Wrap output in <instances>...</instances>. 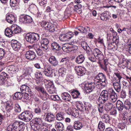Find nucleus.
Instances as JSON below:
<instances>
[{"mask_svg": "<svg viewBox=\"0 0 131 131\" xmlns=\"http://www.w3.org/2000/svg\"><path fill=\"white\" fill-rule=\"evenodd\" d=\"M88 54V59L92 62H95V59L93 57L91 56V54L92 55V53H91L90 54V53L89 52V53H87Z\"/></svg>", "mask_w": 131, "mask_h": 131, "instance_id": "0e129e2a", "label": "nucleus"}, {"mask_svg": "<svg viewBox=\"0 0 131 131\" xmlns=\"http://www.w3.org/2000/svg\"><path fill=\"white\" fill-rule=\"evenodd\" d=\"M42 94L43 95L41 97L42 100L44 101L46 100L49 97V95L47 93H46L45 91V92L42 93Z\"/></svg>", "mask_w": 131, "mask_h": 131, "instance_id": "bf43d9fd", "label": "nucleus"}, {"mask_svg": "<svg viewBox=\"0 0 131 131\" xmlns=\"http://www.w3.org/2000/svg\"><path fill=\"white\" fill-rule=\"evenodd\" d=\"M20 0H10V5L13 7L15 6L19 2Z\"/></svg>", "mask_w": 131, "mask_h": 131, "instance_id": "603ef678", "label": "nucleus"}, {"mask_svg": "<svg viewBox=\"0 0 131 131\" xmlns=\"http://www.w3.org/2000/svg\"><path fill=\"white\" fill-rule=\"evenodd\" d=\"M129 63H131L130 62L126 60L124 58L123 59L122 61L121 62V63L122 65L125 67L127 66Z\"/></svg>", "mask_w": 131, "mask_h": 131, "instance_id": "5fc2aeb1", "label": "nucleus"}, {"mask_svg": "<svg viewBox=\"0 0 131 131\" xmlns=\"http://www.w3.org/2000/svg\"><path fill=\"white\" fill-rule=\"evenodd\" d=\"M11 42L12 46L14 50L18 51L20 49L21 44L19 42L16 40H13Z\"/></svg>", "mask_w": 131, "mask_h": 131, "instance_id": "ddd939ff", "label": "nucleus"}, {"mask_svg": "<svg viewBox=\"0 0 131 131\" xmlns=\"http://www.w3.org/2000/svg\"><path fill=\"white\" fill-rule=\"evenodd\" d=\"M6 104L5 109L8 113L12 112L13 109V106L10 102H7Z\"/></svg>", "mask_w": 131, "mask_h": 131, "instance_id": "bb28decb", "label": "nucleus"}, {"mask_svg": "<svg viewBox=\"0 0 131 131\" xmlns=\"http://www.w3.org/2000/svg\"><path fill=\"white\" fill-rule=\"evenodd\" d=\"M108 91L110 96H115V95L116 96V95H117L116 93L112 89H109Z\"/></svg>", "mask_w": 131, "mask_h": 131, "instance_id": "864d4df0", "label": "nucleus"}, {"mask_svg": "<svg viewBox=\"0 0 131 131\" xmlns=\"http://www.w3.org/2000/svg\"><path fill=\"white\" fill-rule=\"evenodd\" d=\"M6 19L8 22L12 24L14 21H15V17L14 15L10 14L7 15Z\"/></svg>", "mask_w": 131, "mask_h": 131, "instance_id": "b1692460", "label": "nucleus"}, {"mask_svg": "<svg viewBox=\"0 0 131 131\" xmlns=\"http://www.w3.org/2000/svg\"><path fill=\"white\" fill-rule=\"evenodd\" d=\"M48 92L50 94H53L55 92V88L53 84L49 86L47 88Z\"/></svg>", "mask_w": 131, "mask_h": 131, "instance_id": "58836bf2", "label": "nucleus"}, {"mask_svg": "<svg viewBox=\"0 0 131 131\" xmlns=\"http://www.w3.org/2000/svg\"><path fill=\"white\" fill-rule=\"evenodd\" d=\"M25 56L27 59L32 60L35 58L36 54L33 51L29 50L26 52Z\"/></svg>", "mask_w": 131, "mask_h": 131, "instance_id": "dca6fc26", "label": "nucleus"}, {"mask_svg": "<svg viewBox=\"0 0 131 131\" xmlns=\"http://www.w3.org/2000/svg\"><path fill=\"white\" fill-rule=\"evenodd\" d=\"M81 44L83 49L86 51L87 53H89V52H90L91 51H92L85 41L81 42Z\"/></svg>", "mask_w": 131, "mask_h": 131, "instance_id": "4be33fe9", "label": "nucleus"}, {"mask_svg": "<svg viewBox=\"0 0 131 131\" xmlns=\"http://www.w3.org/2000/svg\"><path fill=\"white\" fill-rule=\"evenodd\" d=\"M51 48L56 51H59L61 49V47L59 44L56 42L52 43L51 44Z\"/></svg>", "mask_w": 131, "mask_h": 131, "instance_id": "393cba45", "label": "nucleus"}, {"mask_svg": "<svg viewBox=\"0 0 131 131\" xmlns=\"http://www.w3.org/2000/svg\"><path fill=\"white\" fill-rule=\"evenodd\" d=\"M74 11H77V10H79V11H80L81 8L82 7V5L79 4H78L75 5L74 6Z\"/></svg>", "mask_w": 131, "mask_h": 131, "instance_id": "680f3d73", "label": "nucleus"}, {"mask_svg": "<svg viewBox=\"0 0 131 131\" xmlns=\"http://www.w3.org/2000/svg\"><path fill=\"white\" fill-rule=\"evenodd\" d=\"M32 17L28 15H21L20 16L19 21L21 23H30L32 22Z\"/></svg>", "mask_w": 131, "mask_h": 131, "instance_id": "0eeeda50", "label": "nucleus"}, {"mask_svg": "<svg viewBox=\"0 0 131 131\" xmlns=\"http://www.w3.org/2000/svg\"><path fill=\"white\" fill-rule=\"evenodd\" d=\"M107 40L109 41H111V40H113L115 36L117 35V33L112 29V30H110L107 32Z\"/></svg>", "mask_w": 131, "mask_h": 131, "instance_id": "2eb2a0df", "label": "nucleus"}, {"mask_svg": "<svg viewBox=\"0 0 131 131\" xmlns=\"http://www.w3.org/2000/svg\"><path fill=\"white\" fill-rule=\"evenodd\" d=\"M61 48L64 52H68V51L70 52V46H69V45L67 43L63 44Z\"/></svg>", "mask_w": 131, "mask_h": 131, "instance_id": "37998d69", "label": "nucleus"}, {"mask_svg": "<svg viewBox=\"0 0 131 131\" xmlns=\"http://www.w3.org/2000/svg\"><path fill=\"white\" fill-rule=\"evenodd\" d=\"M34 87L35 89L39 92H40L42 93H44V92H45V91L44 90V89L42 87L36 85H34Z\"/></svg>", "mask_w": 131, "mask_h": 131, "instance_id": "8fccbe9b", "label": "nucleus"}, {"mask_svg": "<svg viewBox=\"0 0 131 131\" xmlns=\"http://www.w3.org/2000/svg\"><path fill=\"white\" fill-rule=\"evenodd\" d=\"M111 79L112 83L113 84L114 89L117 92H119L121 91V82L115 81V77H112Z\"/></svg>", "mask_w": 131, "mask_h": 131, "instance_id": "1a4fd4ad", "label": "nucleus"}, {"mask_svg": "<svg viewBox=\"0 0 131 131\" xmlns=\"http://www.w3.org/2000/svg\"><path fill=\"white\" fill-rule=\"evenodd\" d=\"M96 82H87L84 87V89L86 92L90 93L94 89Z\"/></svg>", "mask_w": 131, "mask_h": 131, "instance_id": "6e6552de", "label": "nucleus"}, {"mask_svg": "<svg viewBox=\"0 0 131 131\" xmlns=\"http://www.w3.org/2000/svg\"><path fill=\"white\" fill-rule=\"evenodd\" d=\"M112 105L109 103H108L105 104L104 108L106 111L110 110L112 108Z\"/></svg>", "mask_w": 131, "mask_h": 131, "instance_id": "de8ad7c7", "label": "nucleus"}, {"mask_svg": "<svg viewBox=\"0 0 131 131\" xmlns=\"http://www.w3.org/2000/svg\"><path fill=\"white\" fill-rule=\"evenodd\" d=\"M7 75V74L6 73L4 72H2L0 75V83L1 84H4L6 80V76Z\"/></svg>", "mask_w": 131, "mask_h": 131, "instance_id": "f704fd0d", "label": "nucleus"}, {"mask_svg": "<svg viewBox=\"0 0 131 131\" xmlns=\"http://www.w3.org/2000/svg\"><path fill=\"white\" fill-rule=\"evenodd\" d=\"M72 96L74 98H79L80 96V93L79 91L77 90H73L71 92Z\"/></svg>", "mask_w": 131, "mask_h": 131, "instance_id": "c9c22d12", "label": "nucleus"}, {"mask_svg": "<svg viewBox=\"0 0 131 131\" xmlns=\"http://www.w3.org/2000/svg\"><path fill=\"white\" fill-rule=\"evenodd\" d=\"M32 123L41 125L42 123H44L42 122L41 119L40 118H36L32 120Z\"/></svg>", "mask_w": 131, "mask_h": 131, "instance_id": "4c0bfd02", "label": "nucleus"}, {"mask_svg": "<svg viewBox=\"0 0 131 131\" xmlns=\"http://www.w3.org/2000/svg\"><path fill=\"white\" fill-rule=\"evenodd\" d=\"M62 99L65 101H70L71 100V97L70 94L67 92H64L61 95Z\"/></svg>", "mask_w": 131, "mask_h": 131, "instance_id": "412c9836", "label": "nucleus"}, {"mask_svg": "<svg viewBox=\"0 0 131 131\" xmlns=\"http://www.w3.org/2000/svg\"><path fill=\"white\" fill-rule=\"evenodd\" d=\"M108 95V91H102L98 99L99 101L101 104L104 103L107 101Z\"/></svg>", "mask_w": 131, "mask_h": 131, "instance_id": "20e7f679", "label": "nucleus"}, {"mask_svg": "<svg viewBox=\"0 0 131 131\" xmlns=\"http://www.w3.org/2000/svg\"><path fill=\"white\" fill-rule=\"evenodd\" d=\"M39 5L42 6L47 3V0H37Z\"/></svg>", "mask_w": 131, "mask_h": 131, "instance_id": "774afa93", "label": "nucleus"}, {"mask_svg": "<svg viewBox=\"0 0 131 131\" xmlns=\"http://www.w3.org/2000/svg\"><path fill=\"white\" fill-rule=\"evenodd\" d=\"M101 118L103 121L106 123L110 124V117L107 114H104L103 115Z\"/></svg>", "mask_w": 131, "mask_h": 131, "instance_id": "a878e982", "label": "nucleus"}, {"mask_svg": "<svg viewBox=\"0 0 131 131\" xmlns=\"http://www.w3.org/2000/svg\"><path fill=\"white\" fill-rule=\"evenodd\" d=\"M49 43V41L48 39L45 38L42 39L41 42V45H48Z\"/></svg>", "mask_w": 131, "mask_h": 131, "instance_id": "4d7b16f0", "label": "nucleus"}, {"mask_svg": "<svg viewBox=\"0 0 131 131\" xmlns=\"http://www.w3.org/2000/svg\"><path fill=\"white\" fill-rule=\"evenodd\" d=\"M43 73L47 77L52 76V72L48 69H45L44 71H43Z\"/></svg>", "mask_w": 131, "mask_h": 131, "instance_id": "09e8293b", "label": "nucleus"}, {"mask_svg": "<svg viewBox=\"0 0 131 131\" xmlns=\"http://www.w3.org/2000/svg\"><path fill=\"white\" fill-rule=\"evenodd\" d=\"M54 119V117L53 115L50 113H48L46 115L45 120L47 122H50L53 121Z\"/></svg>", "mask_w": 131, "mask_h": 131, "instance_id": "473e14b6", "label": "nucleus"}, {"mask_svg": "<svg viewBox=\"0 0 131 131\" xmlns=\"http://www.w3.org/2000/svg\"><path fill=\"white\" fill-rule=\"evenodd\" d=\"M117 95H116V96H110V100L112 102H115L117 99Z\"/></svg>", "mask_w": 131, "mask_h": 131, "instance_id": "052dcab7", "label": "nucleus"}, {"mask_svg": "<svg viewBox=\"0 0 131 131\" xmlns=\"http://www.w3.org/2000/svg\"><path fill=\"white\" fill-rule=\"evenodd\" d=\"M51 98L53 101H55L59 100L60 99V97L58 95H52L51 96Z\"/></svg>", "mask_w": 131, "mask_h": 131, "instance_id": "e2e57ef3", "label": "nucleus"}, {"mask_svg": "<svg viewBox=\"0 0 131 131\" xmlns=\"http://www.w3.org/2000/svg\"><path fill=\"white\" fill-rule=\"evenodd\" d=\"M66 69L64 68H61L59 69L58 71L60 73V75H61L62 77L65 76L66 74Z\"/></svg>", "mask_w": 131, "mask_h": 131, "instance_id": "49530a36", "label": "nucleus"}, {"mask_svg": "<svg viewBox=\"0 0 131 131\" xmlns=\"http://www.w3.org/2000/svg\"><path fill=\"white\" fill-rule=\"evenodd\" d=\"M56 119L59 121H61L64 118L63 114L62 112H60L56 114Z\"/></svg>", "mask_w": 131, "mask_h": 131, "instance_id": "79ce46f5", "label": "nucleus"}, {"mask_svg": "<svg viewBox=\"0 0 131 131\" xmlns=\"http://www.w3.org/2000/svg\"><path fill=\"white\" fill-rule=\"evenodd\" d=\"M94 81L98 85L104 86L107 83L105 76L102 73H99L94 77Z\"/></svg>", "mask_w": 131, "mask_h": 131, "instance_id": "f257e3e1", "label": "nucleus"}, {"mask_svg": "<svg viewBox=\"0 0 131 131\" xmlns=\"http://www.w3.org/2000/svg\"><path fill=\"white\" fill-rule=\"evenodd\" d=\"M41 26L46 30H48L51 32H53L55 31L54 28L51 23L43 21L41 23Z\"/></svg>", "mask_w": 131, "mask_h": 131, "instance_id": "423d86ee", "label": "nucleus"}, {"mask_svg": "<svg viewBox=\"0 0 131 131\" xmlns=\"http://www.w3.org/2000/svg\"><path fill=\"white\" fill-rule=\"evenodd\" d=\"M31 124V127L32 129L36 131L38 130H42V128L43 126H44L45 124L44 123H42L41 125L39 124Z\"/></svg>", "mask_w": 131, "mask_h": 131, "instance_id": "5701e85b", "label": "nucleus"}, {"mask_svg": "<svg viewBox=\"0 0 131 131\" xmlns=\"http://www.w3.org/2000/svg\"><path fill=\"white\" fill-rule=\"evenodd\" d=\"M98 127L101 131H103L105 128L104 124L102 121H100L98 125Z\"/></svg>", "mask_w": 131, "mask_h": 131, "instance_id": "a18cd8bd", "label": "nucleus"}, {"mask_svg": "<svg viewBox=\"0 0 131 131\" xmlns=\"http://www.w3.org/2000/svg\"><path fill=\"white\" fill-rule=\"evenodd\" d=\"M76 107L77 109L82 112L85 111L86 110V107H84L82 103L80 102H79L77 104Z\"/></svg>", "mask_w": 131, "mask_h": 131, "instance_id": "e433bc0d", "label": "nucleus"}, {"mask_svg": "<svg viewBox=\"0 0 131 131\" xmlns=\"http://www.w3.org/2000/svg\"><path fill=\"white\" fill-rule=\"evenodd\" d=\"M7 69L8 72L11 75L14 74L16 73L18 70L17 68L14 65L9 66Z\"/></svg>", "mask_w": 131, "mask_h": 131, "instance_id": "f3484780", "label": "nucleus"}, {"mask_svg": "<svg viewBox=\"0 0 131 131\" xmlns=\"http://www.w3.org/2000/svg\"><path fill=\"white\" fill-rule=\"evenodd\" d=\"M93 53L95 58L100 61L103 60L104 56L102 52L98 48L92 49Z\"/></svg>", "mask_w": 131, "mask_h": 131, "instance_id": "39448f33", "label": "nucleus"}, {"mask_svg": "<svg viewBox=\"0 0 131 131\" xmlns=\"http://www.w3.org/2000/svg\"><path fill=\"white\" fill-rule=\"evenodd\" d=\"M73 35V33L70 31L65 34H61L60 36L59 39L62 41H66L68 39H70Z\"/></svg>", "mask_w": 131, "mask_h": 131, "instance_id": "9d476101", "label": "nucleus"}, {"mask_svg": "<svg viewBox=\"0 0 131 131\" xmlns=\"http://www.w3.org/2000/svg\"><path fill=\"white\" fill-rule=\"evenodd\" d=\"M13 34L20 33L21 32V28L17 25H14L11 26Z\"/></svg>", "mask_w": 131, "mask_h": 131, "instance_id": "aec40b11", "label": "nucleus"}, {"mask_svg": "<svg viewBox=\"0 0 131 131\" xmlns=\"http://www.w3.org/2000/svg\"><path fill=\"white\" fill-rule=\"evenodd\" d=\"M71 114L74 117H77L79 115V111L76 108H73L72 110Z\"/></svg>", "mask_w": 131, "mask_h": 131, "instance_id": "ea45409f", "label": "nucleus"}, {"mask_svg": "<svg viewBox=\"0 0 131 131\" xmlns=\"http://www.w3.org/2000/svg\"><path fill=\"white\" fill-rule=\"evenodd\" d=\"M66 80L69 82H72L73 81V77L72 76L69 75L67 76L66 79Z\"/></svg>", "mask_w": 131, "mask_h": 131, "instance_id": "13d9d810", "label": "nucleus"}, {"mask_svg": "<svg viewBox=\"0 0 131 131\" xmlns=\"http://www.w3.org/2000/svg\"><path fill=\"white\" fill-rule=\"evenodd\" d=\"M23 123L18 122H16L13 123V126L14 130L15 131H24L22 125Z\"/></svg>", "mask_w": 131, "mask_h": 131, "instance_id": "4468645a", "label": "nucleus"}, {"mask_svg": "<svg viewBox=\"0 0 131 131\" xmlns=\"http://www.w3.org/2000/svg\"><path fill=\"white\" fill-rule=\"evenodd\" d=\"M28 86L25 85H22L20 88L21 91L23 94H24L26 92H28L29 94H30V96H31V95H32V92L29 86L32 88L31 86L29 84H28Z\"/></svg>", "mask_w": 131, "mask_h": 131, "instance_id": "9b49d317", "label": "nucleus"}, {"mask_svg": "<svg viewBox=\"0 0 131 131\" xmlns=\"http://www.w3.org/2000/svg\"><path fill=\"white\" fill-rule=\"evenodd\" d=\"M124 107L127 110L131 109V103L128 100H126L124 102Z\"/></svg>", "mask_w": 131, "mask_h": 131, "instance_id": "a19ab883", "label": "nucleus"}, {"mask_svg": "<svg viewBox=\"0 0 131 131\" xmlns=\"http://www.w3.org/2000/svg\"><path fill=\"white\" fill-rule=\"evenodd\" d=\"M14 108L15 111L16 112L19 113L21 111V109L20 106L17 103L15 104Z\"/></svg>", "mask_w": 131, "mask_h": 131, "instance_id": "3c124183", "label": "nucleus"}, {"mask_svg": "<svg viewBox=\"0 0 131 131\" xmlns=\"http://www.w3.org/2000/svg\"><path fill=\"white\" fill-rule=\"evenodd\" d=\"M21 92H16L14 95V97L16 100L21 99L23 97V94Z\"/></svg>", "mask_w": 131, "mask_h": 131, "instance_id": "c03bdc74", "label": "nucleus"}, {"mask_svg": "<svg viewBox=\"0 0 131 131\" xmlns=\"http://www.w3.org/2000/svg\"><path fill=\"white\" fill-rule=\"evenodd\" d=\"M40 34L33 32L27 34L26 35V39L28 42L32 43L38 41L40 38Z\"/></svg>", "mask_w": 131, "mask_h": 131, "instance_id": "f03ea898", "label": "nucleus"}, {"mask_svg": "<svg viewBox=\"0 0 131 131\" xmlns=\"http://www.w3.org/2000/svg\"><path fill=\"white\" fill-rule=\"evenodd\" d=\"M125 123H121L118 124L117 126L118 128L122 129L125 128Z\"/></svg>", "mask_w": 131, "mask_h": 131, "instance_id": "69168bd1", "label": "nucleus"}, {"mask_svg": "<svg viewBox=\"0 0 131 131\" xmlns=\"http://www.w3.org/2000/svg\"><path fill=\"white\" fill-rule=\"evenodd\" d=\"M114 74L118 78V79H117L115 78V81L121 82V80L122 78L121 74L118 72H115Z\"/></svg>", "mask_w": 131, "mask_h": 131, "instance_id": "6e6d98bb", "label": "nucleus"}, {"mask_svg": "<svg viewBox=\"0 0 131 131\" xmlns=\"http://www.w3.org/2000/svg\"><path fill=\"white\" fill-rule=\"evenodd\" d=\"M75 70L78 75L81 76L84 75L86 73V69L85 67L81 66L75 67Z\"/></svg>", "mask_w": 131, "mask_h": 131, "instance_id": "f8f14e48", "label": "nucleus"}, {"mask_svg": "<svg viewBox=\"0 0 131 131\" xmlns=\"http://www.w3.org/2000/svg\"><path fill=\"white\" fill-rule=\"evenodd\" d=\"M85 59V57L83 54L79 55L75 59V61L78 64H80L82 63Z\"/></svg>", "mask_w": 131, "mask_h": 131, "instance_id": "cd10ccee", "label": "nucleus"}, {"mask_svg": "<svg viewBox=\"0 0 131 131\" xmlns=\"http://www.w3.org/2000/svg\"><path fill=\"white\" fill-rule=\"evenodd\" d=\"M73 127L74 129L75 130H80L82 127V124L79 121H75L74 123Z\"/></svg>", "mask_w": 131, "mask_h": 131, "instance_id": "c85d7f7f", "label": "nucleus"}, {"mask_svg": "<svg viewBox=\"0 0 131 131\" xmlns=\"http://www.w3.org/2000/svg\"><path fill=\"white\" fill-rule=\"evenodd\" d=\"M107 13H108V12H104L100 15V17L101 20L106 21L108 20V15Z\"/></svg>", "mask_w": 131, "mask_h": 131, "instance_id": "7c9ffc66", "label": "nucleus"}, {"mask_svg": "<svg viewBox=\"0 0 131 131\" xmlns=\"http://www.w3.org/2000/svg\"><path fill=\"white\" fill-rule=\"evenodd\" d=\"M48 61L49 63L51 64L53 66L55 67L58 66V62L56 60V59L54 56H51L49 57Z\"/></svg>", "mask_w": 131, "mask_h": 131, "instance_id": "a211bd4d", "label": "nucleus"}, {"mask_svg": "<svg viewBox=\"0 0 131 131\" xmlns=\"http://www.w3.org/2000/svg\"><path fill=\"white\" fill-rule=\"evenodd\" d=\"M54 124L56 128L58 131H64V126L62 123L55 121Z\"/></svg>", "mask_w": 131, "mask_h": 131, "instance_id": "6ab92c4d", "label": "nucleus"}, {"mask_svg": "<svg viewBox=\"0 0 131 131\" xmlns=\"http://www.w3.org/2000/svg\"><path fill=\"white\" fill-rule=\"evenodd\" d=\"M75 29H77L81 32L84 33H86L88 30H90V29L88 27H87L86 28L81 26H80L78 27H76Z\"/></svg>", "mask_w": 131, "mask_h": 131, "instance_id": "c756f323", "label": "nucleus"}, {"mask_svg": "<svg viewBox=\"0 0 131 131\" xmlns=\"http://www.w3.org/2000/svg\"><path fill=\"white\" fill-rule=\"evenodd\" d=\"M11 28H7L6 29L5 31V35L8 37H11L13 35Z\"/></svg>", "mask_w": 131, "mask_h": 131, "instance_id": "72a5a7b5", "label": "nucleus"}, {"mask_svg": "<svg viewBox=\"0 0 131 131\" xmlns=\"http://www.w3.org/2000/svg\"><path fill=\"white\" fill-rule=\"evenodd\" d=\"M116 107L118 111L121 112L124 108V105L122 102L120 101H118L116 103Z\"/></svg>", "mask_w": 131, "mask_h": 131, "instance_id": "2f4dec72", "label": "nucleus"}, {"mask_svg": "<svg viewBox=\"0 0 131 131\" xmlns=\"http://www.w3.org/2000/svg\"><path fill=\"white\" fill-rule=\"evenodd\" d=\"M32 117V114L29 111L24 112L19 116V118L20 119L26 122L29 121Z\"/></svg>", "mask_w": 131, "mask_h": 131, "instance_id": "7ed1b4c3", "label": "nucleus"}, {"mask_svg": "<svg viewBox=\"0 0 131 131\" xmlns=\"http://www.w3.org/2000/svg\"><path fill=\"white\" fill-rule=\"evenodd\" d=\"M29 48H31L33 47L35 48H36L37 49H40V46L38 43H36L34 44L33 46H29Z\"/></svg>", "mask_w": 131, "mask_h": 131, "instance_id": "338daca9", "label": "nucleus"}]
</instances>
